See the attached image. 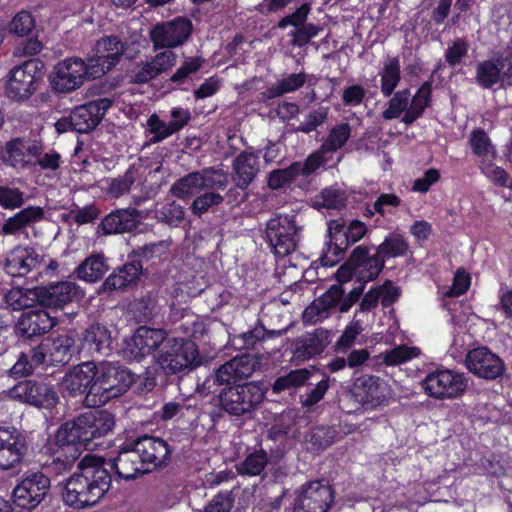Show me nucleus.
I'll return each mask as SVG.
<instances>
[{
    "mask_svg": "<svg viewBox=\"0 0 512 512\" xmlns=\"http://www.w3.org/2000/svg\"><path fill=\"white\" fill-rule=\"evenodd\" d=\"M465 365L469 372L485 380H496L506 370L503 359L486 346L469 350L465 357Z\"/></svg>",
    "mask_w": 512,
    "mask_h": 512,
    "instance_id": "dca6fc26",
    "label": "nucleus"
},
{
    "mask_svg": "<svg viewBox=\"0 0 512 512\" xmlns=\"http://www.w3.org/2000/svg\"><path fill=\"white\" fill-rule=\"evenodd\" d=\"M35 28V21L32 14L29 11H20L17 13L11 22L9 23L8 29L11 34L19 37L29 35Z\"/></svg>",
    "mask_w": 512,
    "mask_h": 512,
    "instance_id": "680f3d73",
    "label": "nucleus"
},
{
    "mask_svg": "<svg viewBox=\"0 0 512 512\" xmlns=\"http://www.w3.org/2000/svg\"><path fill=\"white\" fill-rule=\"evenodd\" d=\"M50 488L51 481L44 473H26L13 489V501L20 508L33 510L49 495Z\"/></svg>",
    "mask_w": 512,
    "mask_h": 512,
    "instance_id": "9d476101",
    "label": "nucleus"
},
{
    "mask_svg": "<svg viewBox=\"0 0 512 512\" xmlns=\"http://www.w3.org/2000/svg\"><path fill=\"white\" fill-rule=\"evenodd\" d=\"M81 342L91 353L107 354L111 348V332L102 324H92L82 333Z\"/></svg>",
    "mask_w": 512,
    "mask_h": 512,
    "instance_id": "f704fd0d",
    "label": "nucleus"
},
{
    "mask_svg": "<svg viewBox=\"0 0 512 512\" xmlns=\"http://www.w3.org/2000/svg\"><path fill=\"white\" fill-rule=\"evenodd\" d=\"M410 96L408 89L396 92L390 99L388 108L383 111V118L386 120L396 119L403 112H406L410 103Z\"/></svg>",
    "mask_w": 512,
    "mask_h": 512,
    "instance_id": "13d9d810",
    "label": "nucleus"
},
{
    "mask_svg": "<svg viewBox=\"0 0 512 512\" xmlns=\"http://www.w3.org/2000/svg\"><path fill=\"white\" fill-rule=\"evenodd\" d=\"M132 443L139 453L142 462L149 469V472L166 466L170 461L171 454L175 450L174 446L166 440L149 435L137 437Z\"/></svg>",
    "mask_w": 512,
    "mask_h": 512,
    "instance_id": "a211bd4d",
    "label": "nucleus"
},
{
    "mask_svg": "<svg viewBox=\"0 0 512 512\" xmlns=\"http://www.w3.org/2000/svg\"><path fill=\"white\" fill-rule=\"evenodd\" d=\"M200 174L201 190L222 189L227 187L228 180L226 174L222 170L214 168H205L198 171Z\"/></svg>",
    "mask_w": 512,
    "mask_h": 512,
    "instance_id": "4d7b16f0",
    "label": "nucleus"
},
{
    "mask_svg": "<svg viewBox=\"0 0 512 512\" xmlns=\"http://www.w3.org/2000/svg\"><path fill=\"white\" fill-rule=\"evenodd\" d=\"M49 79L56 92L70 93L79 89L87 80L84 60L79 57H70L60 61L55 65Z\"/></svg>",
    "mask_w": 512,
    "mask_h": 512,
    "instance_id": "4468645a",
    "label": "nucleus"
},
{
    "mask_svg": "<svg viewBox=\"0 0 512 512\" xmlns=\"http://www.w3.org/2000/svg\"><path fill=\"white\" fill-rule=\"evenodd\" d=\"M301 231L295 215L277 214L266 224L265 239L276 256L284 257L297 249Z\"/></svg>",
    "mask_w": 512,
    "mask_h": 512,
    "instance_id": "423d86ee",
    "label": "nucleus"
},
{
    "mask_svg": "<svg viewBox=\"0 0 512 512\" xmlns=\"http://www.w3.org/2000/svg\"><path fill=\"white\" fill-rule=\"evenodd\" d=\"M167 339V332L164 329H155L147 326H140L132 336L130 352L136 360L152 354Z\"/></svg>",
    "mask_w": 512,
    "mask_h": 512,
    "instance_id": "cd10ccee",
    "label": "nucleus"
},
{
    "mask_svg": "<svg viewBox=\"0 0 512 512\" xmlns=\"http://www.w3.org/2000/svg\"><path fill=\"white\" fill-rule=\"evenodd\" d=\"M125 45L120 41L117 36H107L97 41L95 45V52L101 53L108 60H113L116 65L123 55Z\"/></svg>",
    "mask_w": 512,
    "mask_h": 512,
    "instance_id": "8fccbe9b",
    "label": "nucleus"
},
{
    "mask_svg": "<svg viewBox=\"0 0 512 512\" xmlns=\"http://www.w3.org/2000/svg\"><path fill=\"white\" fill-rule=\"evenodd\" d=\"M475 79L483 89H501L512 87V54H496L493 58L483 60L476 67Z\"/></svg>",
    "mask_w": 512,
    "mask_h": 512,
    "instance_id": "1a4fd4ad",
    "label": "nucleus"
},
{
    "mask_svg": "<svg viewBox=\"0 0 512 512\" xmlns=\"http://www.w3.org/2000/svg\"><path fill=\"white\" fill-rule=\"evenodd\" d=\"M266 388L261 382L227 386L218 394L219 406L232 416L250 415L263 402Z\"/></svg>",
    "mask_w": 512,
    "mask_h": 512,
    "instance_id": "20e7f679",
    "label": "nucleus"
},
{
    "mask_svg": "<svg viewBox=\"0 0 512 512\" xmlns=\"http://www.w3.org/2000/svg\"><path fill=\"white\" fill-rule=\"evenodd\" d=\"M56 324V318L47 311L33 310L22 314L17 331L22 337L32 338L48 333Z\"/></svg>",
    "mask_w": 512,
    "mask_h": 512,
    "instance_id": "7c9ffc66",
    "label": "nucleus"
},
{
    "mask_svg": "<svg viewBox=\"0 0 512 512\" xmlns=\"http://www.w3.org/2000/svg\"><path fill=\"white\" fill-rule=\"evenodd\" d=\"M334 502V490L326 480L306 482L297 491L294 512H328Z\"/></svg>",
    "mask_w": 512,
    "mask_h": 512,
    "instance_id": "9b49d317",
    "label": "nucleus"
},
{
    "mask_svg": "<svg viewBox=\"0 0 512 512\" xmlns=\"http://www.w3.org/2000/svg\"><path fill=\"white\" fill-rule=\"evenodd\" d=\"M344 220H331L328 223L327 247L320 258L323 266L331 267L337 264L348 248L346 238L343 237Z\"/></svg>",
    "mask_w": 512,
    "mask_h": 512,
    "instance_id": "2f4dec72",
    "label": "nucleus"
},
{
    "mask_svg": "<svg viewBox=\"0 0 512 512\" xmlns=\"http://www.w3.org/2000/svg\"><path fill=\"white\" fill-rule=\"evenodd\" d=\"M112 477L105 459L87 454L67 479L62 494L66 505L85 509L96 505L109 491Z\"/></svg>",
    "mask_w": 512,
    "mask_h": 512,
    "instance_id": "f257e3e1",
    "label": "nucleus"
},
{
    "mask_svg": "<svg viewBox=\"0 0 512 512\" xmlns=\"http://www.w3.org/2000/svg\"><path fill=\"white\" fill-rule=\"evenodd\" d=\"M41 262L42 257L34 248L16 246L5 258L3 269L11 277H25L30 272L38 270Z\"/></svg>",
    "mask_w": 512,
    "mask_h": 512,
    "instance_id": "5701e85b",
    "label": "nucleus"
},
{
    "mask_svg": "<svg viewBox=\"0 0 512 512\" xmlns=\"http://www.w3.org/2000/svg\"><path fill=\"white\" fill-rule=\"evenodd\" d=\"M28 199L25 193L19 188L11 187L9 185H0V206L15 210L21 208Z\"/></svg>",
    "mask_w": 512,
    "mask_h": 512,
    "instance_id": "6e6d98bb",
    "label": "nucleus"
},
{
    "mask_svg": "<svg viewBox=\"0 0 512 512\" xmlns=\"http://www.w3.org/2000/svg\"><path fill=\"white\" fill-rule=\"evenodd\" d=\"M481 172L498 187H512V177L502 167L496 166L494 160L483 162L479 166Z\"/></svg>",
    "mask_w": 512,
    "mask_h": 512,
    "instance_id": "5fc2aeb1",
    "label": "nucleus"
},
{
    "mask_svg": "<svg viewBox=\"0 0 512 512\" xmlns=\"http://www.w3.org/2000/svg\"><path fill=\"white\" fill-rule=\"evenodd\" d=\"M287 328L279 330H267L261 322L251 330L242 333L237 337V340L241 341V347L245 349H255L258 344L264 342L267 339L280 337L284 335Z\"/></svg>",
    "mask_w": 512,
    "mask_h": 512,
    "instance_id": "ea45409f",
    "label": "nucleus"
},
{
    "mask_svg": "<svg viewBox=\"0 0 512 512\" xmlns=\"http://www.w3.org/2000/svg\"><path fill=\"white\" fill-rule=\"evenodd\" d=\"M400 295V287L391 280H386L383 284L371 288L363 296L359 309L361 312H370L377 307L379 301L383 308H388L399 299Z\"/></svg>",
    "mask_w": 512,
    "mask_h": 512,
    "instance_id": "473e14b6",
    "label": "nucleus"
},
{
    "mask_svg": "<svg viewBox=\"0 0 512 512\" xmlns=\"http://www.w3.org/2000/svg\"><path fill=\"white\" fill-rule=\"evenodd\" d=\"M10 398L43 409H53L59 402V396L50 384L37 380H23L8 392Z\"/></svg>",
    "mask_w": 512,
    "mask_h": 512,
    "instance_id": "f8f14e48",
    "label": "nucleus"
},
{
    "mask_svg": "<svg viewBox=\"0 0 512 512\" xmlns=\"http://www.w3.org/2000/svg\"><path fill=\"white\" fill-rule=\"evenodd\" d=\"M259 357L254 354H243L232 358L208 376L197 392L203 396L215 392V386H229L245 380L260 367Z\"/></svg>",
    "mask_w": 512,
    "mask_h": 512,
    "instance_id": "39448f33",
    "label": "nucleus"
},
{
    "mask_svg": "<svg viewBox=\"0 0 512 512\" xmlns=\"http://www.w3.org/2000/svg\"><path fill=\"white\" fill-rule=\"evenodd\" d=\"M351 134V127L348 123H341L335 126L329 133L327 140L322 144V152H335L345 145Z\"/></svg>",
    "mask_w": 512,
    "mask_h": 512,
    "instance_id": "864d4df0",
    "label": "nucleus"
},
{
    "mask_svg": "<svg viewBox=\"0 0 512 512\" xmlns=\"http://www.w3.org/2000/svg\"><path fill=\"white\" fill-rule=\"evenodd\" d=\"M329 343V332L325 329H316L313 333L298 337L293 342L292 353L295 359L305 361L320 355Z\"/></svg>",
    "mask_w": 512,
    "mask_h": 512,
    "instance_id": "c85d7f7f",
    "label": "nucleus"
},
{
    "mask_svg": "<svg viewBox=\"0 0 512 512\" xmlns=\"http://www.w3.org/2000/svg\"><path fill=\"white\" fill-rule=\"evenodd\" d=\"M268 455L264 450L254 451L235 466L240 475L258 476L264 471L268 464Z\"/></svg>",
    "mask_w": 512,
    "mask_h": 512,
    "instance_id": "de8ad7c7",
    "label": "nucleus"
},
{
    "mask_svg": "<svg viewBox=\"0 0 512 512\" xmlns=\"http://www.w3.org/2000/svg\"><path fill=\"white\" fill-rule=\"evenodd\" d=\"M111 105L112 101L108 98H99L80 105L69 116L60 118L55 123V129L58 133H88L98 126Z\"/></svg>",
    "mask_w": 512,
    "mask_h": 512,
    "instance_id": "6e6552de",
    "label": "nucleus"
},
{
    "mask_svg": "<svg viewBox=\"0 0 512 512\" xmlns=\"http://www.w3.org/2000/svg\"><path fill=\"white\" fill-rule=\"evenodd\" d=\"M4 303L14 311L33 307L37 303L36 287L32 289L14 287L5 293Z\"/></svg>",
    "mask_w": 512,
    "mask_h": 512,
    "instance_id": "79ce46f5",
    "label": "nucleus"
},
{
    "mask_svg": "<svg viewBox=\"0 0 512 512\" xmlns=\"http://www.w3.org/2000/svg\"><path fill=\"white\" fill-rule=\"evenodd\" d=\"M108 259L103 253L86 257L75 269L76 276L88 283H95L109 271Z\"/></svg>",
    "mask_w": 512,
    "mask_h": 512,
    "instance_id": "c9c22d12",
    "label": "nucleus"
},
{
    "mask_svg": "<svg viewBox=\"0 0 512 512\" xmlns=\"http://www.w3.org/2000/svg\"><path fill=\"white\" fill-rule=\"evenodd\" d=\"M191 33V21L177 17L171 21L157 23L150 31V38L155 49L174 48L184 44Z\"/></svg>",
    "mask_w": 512,
    "mask_h": 512,
    "instance_id": "f3484780",
    "label": "nucleus"
},
{
    "mask_svg": "<svg viewBox=\"0 0 512 512\" xmlns=\"http://www.w3.org/2000/svg\"><path fill=\"white\" fill-rule=\"evenodd\" d=\"M305 81L306 74L304 72L290 74L288 77L279 80L276 84L269 87L263 95L267 99L280 97L298 90L305 84Z\"/></svg>",
    "mask_w": 512,
    "mask_h": 512,
    "instance_id": "c03bdc74",
    "label": "nucleus"
},
{
    "mask_svg": "<svg viewBox=\"0 0 512 512\" xmlns=\"http://www.w3.org/2000/svg\"><path fill=\"white\" fill-rule=\"evenodd\" d=\"M381 92L385 97L393 94L395 88L400 82V63L397 57L388 58L380 73Z\"/></svg>",
    "mask_w": 512,
    "mask_h": 512,
    "instance_id": "49530a36",
    "label": "nucleus"
},
{
    "mask_svg": "<svg viewBox=\"0 0 512 512\" xmlns=\"http://www.w3.org/2000/svg\"><path fill=\"white\" fill-rule=\"evenodd\" d=\"M48 352L49 364L66 365L74 353L75 341L68 334L58 335L45 340Z\"/></svg>",
    "mask_w": 512,
    "mask_h": 512,
    "instance_id": "4c0bfd02",
    "label": "nucleus"
},
{
    "mask_svg": "<svg viewBox=\"0 0 512 512\" xmlns=\"http://www.w3.org/2000/svg\"><path fill=\"white\" fill-rule=\"evenodd\" d=\"M430 84L425 82L418 90L416 95L410 100L408 108L402 117L401 121L406 125H411L418 119L428 106L430 100Z\"/></svg>",
    "mask_w": 512,
    "mask_h": 512,
    "instance_id": "a19ab883",
    "label": "nucleus"
},
{
    "mask_svg": "<svg viewBox=\"0 0 512 512\" xmlns=\"http://www.w3.org/2000/svg\"><path fill=\"white\" fill-rule=\"evenodd\" d=\"M316 376L317 371L315 369L299 368L290 370L288 373L278 377L274 381L272 391L279 394L285 390L312 385L314 384V381H316Z\"/></svg>",
    "mask_w": 512,
    "mask_h": 512,
    "instance_id": "e433bc0d",
    "label": "nucleus"
},
{
    "mask_svg": "<svg viewBox=\"0 0 512 512\" xmlns=\"http://www.w3.org/2000/svg\"><path fill=\"white\" fill-rule=\"evenodd\" d=\"M143 267L140 261L127 262L116 268L103 282L101 290L105 293H111L115 290L125 289L137 284Z\"/></svg>",
    "mask_w": 512,
    "mask_h": 512,
    "instance_id": "72a5a7b5",
    "label": "nucleus"
},
{
    "mask_svg": "<svg viewBox=\"0 0 512 512\" xmlns=\"http://www.w3.org/2000/svg\"><path fill=\"white\" fill-rule=\"evenodd\" d=\"M306 442L310 445L308 448L311 450H323L332 444L333 435L324 427H315L306 435Z\"/></svg>",
    "mask_w": 512,
    "mask_h": 512,
    "instance_id": "774afa93",
    "label": "nucleus"
},
{
    "mask_svg": "<svg viewBox=\"0 0 512 512\" xmlns=\"http://www.w3.org/2000/svg\"><path fill=\"white\" fill-rule=\"evenodd\" d=\"M92 374L94 385L87 398L88 408L105 405L123 395L134 382V375L128 368L107 361L94 362Z\"/></svg>",
    "mask_w": 512,
    "mask_h": 512,
    "instance_id": "7ed1b4c3",
    "label": "nucleus"
},
{
    "mask_svg": "<svg viewBox=\"0 0 512 512\" xmlns=\"http://www.w3.org/2000/svg\"><path fill=\"white\" fill-rule=\"evenodd\" d=\"M43 151L39 140L16 137L5 143L1 150V160L7 166L15 169H25L35 166V158Z\"/></svg>",
    "mask_w": 512,
    "mask_h": 512,
    "instance_id": "ddd939ff",
    "label": "nucleus"
},
{
    "mask_svg": "<svg viewBox=\"0 0 512 512\" xmlns=\"http://www.w3.org/2000/svg\"><path fill=\"white\" fill-rule=\"evenodd\" d=\"M447 378L448 374L444 371L428 375L423 382L425 391L432 397L444 398L447 392Z\"/></svg>",
    "mask_w": 512,
    "mask_h": 512,
    "instance_id": "0e129e2a",
    "label": "nucleus"
},
{
    "mask_svg": "<svg viewBox=\"0 0 512 512\" xmlns=\"http://www.w3.org/2000/svg\"><path fill=\"white\" fill-rule=\"evenodd\" d=\"M115 424V416L108 410H90L63 423L55 440L62 445H75L81 451L92 450L113 432Z\"/></svg>",
    "mask_w": 512,
    "mask_h": 512,
    "instance_id": "f03ea898",
    "label": "nucleus"
},
{
    "mask_svg": "<svg viewBox=\"0 0 512 512\" xmlns=\"http://www.w3.org/2000/svg\"><path fill=\"white\" fill-rule=\"evenodd\" d=\"M105 467L114 470L119 479H137L149 473L132 441L120 448L116 457L105 461Z\"/></svg>",
    "mask_w": 512,
    "mask_h": 512,
    "instance_id": "aec40b11",
    "label": "nucleus"
},
{
    "mask_svg": "<svg viewBox=\"0 0 512 512\" xmlns=\"http://www.w3.org/2000/svg\"><path fill=\"white\" fill-rule=\"evenodd\" d=\"M224 201L223 196L216 192H206L199 195L192 202L190 209L196 216H201L208 212L212 207L219 206Z\"/></svg>",
    "mask_w": 512,
    "mask_h": 512,
    "instance_id": "e2e57ef3",
    "label": "nucleus"
},
{
    "mask_svg": "<svg viewBox=\"0 0 512 512\" xmlns=\"http://www.w3.org/2000/svg\"><path fill=\"white\" fill-rule=\"evenodd\" d=\"M59 450L56 452V457L53 458L50 468L57 474L69 471L75 461L79 458L82 451L75 445H62L57 443Z\"/></svg>",
    "mask_w": 512,
    "mask_h": 512,
    "instance_id": "37998d69",
    "label": "nucleus"
},
{
    "mask_svg": "<svg viewBox=\"0 0 512 512\" xmlns=\"http://www.w3.org/2000/svg\"><path fill=\"white\" fill-rule=\"evenodd\" d=\"M27 447L16 430L0 429V469L8 470L21 462Z\"/></svg>",
    "mask_w": 512,
    "mask_h": 512,
    "instance_id": "a878e982",
    "label": "nucleus"
},
{
    "mask_svg": "<svg viewBox=\"0 0 512 512\" xmlns=\"http://www.w3.org/2000/svg\"><path fill=\"white\" fill-rule=\"evenodd\" d=\"M42 67V62L37 59L28 60L14 67L6 85L8 97L16 100L28 99L36 91V74Z\"/></svg>",
    "mask_w": 512,
    "mask_h": 512,
    "instance_id": "2eb2a0df",
    "label": "nucleus"
},
{
    "mask_svg": "<svg viewBox=\"0 0 512 512\" xmlns=\"http://www.w3.org/2000/svg\"><path fill=\"white\" fill-rule=\"evenodd\" d=\"M300 170V162H295L285 169L273 170L268 175L267 184L271 189H280L284 185L293 182L300 175Z\"/></svg>",
    "mask_w": 512,
    "mask_h": 512,
    "instance_id": "3c124183",
    "label": "nucleus"
},
{
    "mask_svg": "<svg viewBox=\"0 0 512 512\" xmlns=\"http://www.w3.org/2000/svg\"><path fill=\"white\" fill-rule=\"evenodd\" d=\"M78 294V286L70 281L36 287L37 304L50 309L63 308L77 298Z\"/></svg>",
    "mask_w": 512,
    "mask_h": 512,
    "instance_id": "4be33fe9",
    "label": "nucleus"
},
{
    "mask_svg": "<svg viewBox=\"0 0 512 512\" xmlns=\"http://www.w3.org/2000/svg\"><path fill=\"white\" fill-rule=\"evenodd\" d=\"M408 250L407 241L400 235L392 233L376 248L381 259L404 256Z\"/></svg>",
    "mask_w": 512,
    "mask_h": 512,
    "instance_id": "09e8293b",
    "label": "nucleus"
},
{
    "mask_svg": "<svg viewBox=\"0 0 512 512\" xmlns=\"http://www.w3.org/2000/svg\"><path fill=\"white\" fill-rule=\"evenodd\" d=\"M94 368L93 361H86L71 367L61 380V387L71 397L84 396L83 404L87 407V398L92 390Z\"/></svg>",
    "mask_w": 512,
    "mask_h": 512,
    "instance_id": "412c9836",
    "label": "nucleus"
},
{
    "mask_svg": "<svg viewBox=\"0 0 512 512\" xmlns=\"http://www.w3.org/2000/svg\"><path fill=\"white\" fill-rule=\"evenodd\" d=\"M199 179L200 174L198 171L191 172L173 183L170 188V193L179 199L190 198L202 191Z\"/></svg>",
    "mask_w": 512,
    "mask_h": 512,
    "instance_id": "a18cd8bd",
    "label": "nucleus"
},
{
    "mask_svg": "<svg viewBox=\"0 0 512 512\" xmlns=\"http://www.w3.org/2000/svg\"><path fill=\"white\" fill-rule=\"evenodd\" d=\"M469 144L479 166L483 162L495 160L496 150L492 145L491 139L483 129L477 128L471 132Z\"/></svg>",
    "mask_w": 512,
    "mask_h": 512,
    "instance_id": "58836bf2",
    "label": "nucleus"
},
{
    "mask_svg": "<svg viewBox=\"0 0 512 512\" xmlns=\"http://www.w3.org/2000/svg\"><path fill=\"white\" fill-rule=\"evenodd\" d=\"M330 381L327 376L315 382V387L307 391L304 395L300 396V403L304 408H311L320 402L327 390L329 389Z\"/></svg>",
    "mask_w": 512,
    "mask_h": 512,
    "instance_id": "69168bd1",
    "label": "nucleus"
},
{
    "mask_svg": "<svg viewBox=\"0 0 512 512\" xmlns=\"http://www.w3.org/2000/svg\"><path fill=\"white\" fill-rule=\"evenodd\" d=\"M231 181L236 188L247 189L260 171V162L254 153L241 152L232 162Z\"/></svg>",
    "mask_w": 512,
    "mask_h": 512,
    "instance_id": "c756f323",
    "label": "nucleus"
},
{
    "mask_svg": "<svg viewBox=\"0 0 512 512\" xmlns=\"http://www.w3.org/2000/svg\"><path fill=\"white\" fill-rule=\"evenodd\" d=\"M350 263L355 270L359 282L366 283L375 280L384 268V260L375 255H369L365 246H357L350 255Z\"/></svg>",
    "mask_w": 512,
    "mask_h": 512,
    "instance_id": "bb28decb",
    "label": "nucleus"
},
{
    "mask_svg": "<svg viewBox=\"0 0 512 512\" xmlns=\"http://www.w3.org/2000/svg\"><path fill=\"white\" fill-rule=\"evenodd\" d=\"M45 217L44 208L41 206H27L7 218L1 225L0 232L3 235L25 236L28 238V229Z\"/></svg>",
    "mask_w": 512,
    "mask_h": 512,
    "instance_id": "393cba45",
    "label": "nucleus"
},
{
    "mask_svg": "<svg viewBox=\"0 0 512 512\" xmlns=\"http://www.w3.org/2000/svg\"><path fill=\"white\" fill-rule=\"evenodd\" d=\"M141 220L142 213L135 208L116 209L102 219L98 231L103 235L129 233L139 226Z\"/></svg>",
    "mask_w": 512,
    "mask_h": 512,
    "instance_id": "b1692460",
    "label": "nucleus"
},
{
    "mask_svg": "<svg viewBox=\"0 0 512 512\" xmlns=\"http://www.w3.org/2000/svg\"><path fill=\"white\" fill-rule=\"evenodd\" d=\"M198 355L197 345L193 341L167 339L157 357V363L166 375H172L195 368L200 363Z\"/></svg>",
    "mask_w": 512,
    "mask_h": 512,
    "instance_id": "0eeeda50",
    "label": "nucleus"
},
{
    "mask_svg": "<svg viewBox=\"0 0 512 512\" xmlns=\"http://www.w3.org/2000/svg\"><path fill=\"white\" fill-rule=\"evenodd\" d=\"M316 204L327 209L341 210L346 205V198L339 190L326 188L317 196Z\"/></svg>",
    "mask_w": 512,
    "mask_h": 512,
    "instance_id": "338daca9",
    "label": "nucleus"
},
{
    "mask_svg": "<svg viewBox=\"0 0 512 512\" xmlns=\"http://www.w3.org/2000/svg\"><path fill=\"white\" fill-rule=\"evenodd\" d=\"M137 170L130 167L124 175L111 180L108 192L114 198H119L130 191L131 186L135 183Z\"/></svg>",
    "mask_w": 512,
    "mask_h": 512,
    "instance_id": "052dcab7",
    "label": "nucleus"
},
{
    "mask_svg": "<svg viewBox=\"0 0 512 512\" xmlns=\"http://www.w3.org/2000/svg\"><path fill=\"white\" fill-rule=\"evenodd\" d=\"M351 392L358 403L377 407L387 401L391 389L388 383L378 376L362 375L355 380Z\"/></svg>",
    "mask_w": 512,
    "mask_h": 512,
    "instance_id": "6ab92c4d",
    "label": "nucleus"
},
{
    "mask_svg": "<svg viewBox=\"0 0 512 512\" xmlns=\"http://www.w3.org/2000/svg\"><path fill=\"white\" fill-rule=\"evenodd\" d=\"M114 66L113 60H108L101 53L95 52V55L84 61L85 76L87 80L100 78Z\"/></svg>",
    "mask_w": 512,
    "mask_h": 512,
    "instance_id": "603ef678",
    "label": "nucleus"
},
{
    "mask_svg": "<svg viewBox=\"0 0 512 512\" xmlns=\"http://www.w3.org/2000/svg\"><path fill=\"white\" fill-rule=\"evenodd\" d=\"M155 217L158 221L177 227L184 220L185 212L180 204L175 201L165 204L156 211Z\"/></svg>",
    "mask_w": 512,
    "mask_h": 512,
    "instance_id": "bf43d9fd",
    "label": "nucleus"
}]
</instances>
